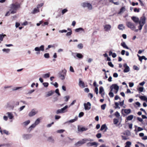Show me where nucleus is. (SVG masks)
<instances>
[{
  "instance_id": "obj_26",
  "label": "nucleus",
  "mask_w": 147,
  "mask_h": 147,
  "mask_svg": "<svg viewBox=\"0 0 147 147\" xmlns=\"http://www.w3.org/2000/svg\"><path fill=\"white\" fill-rule=\"evenodd\" d=\"M47 141L50 142L54 143V140L52 137H49L47 138Z\"/></svg>"
},
{
  "instance_id": "obj_22",
  "label": "nucleus",
  "mask_w": 147,
  "mask_h": 147,
  "mask_svg": "<svg viewBox=\"0 0 147 147\" xmlns=\"http://www.w3.org/2000/svg\"><path fill=\"white\" fill-rule=\"evenodd\" d=\"M68 106L66 105L64 106L61 109L62 112L63 113L67 111V109L68 108Z\"/></svg>"
},
{
  "instance_id": "obj_64",
  "label": "nucleus",
  "mask_w": 147,
  "mask_h": 147,
  "mask_svg": "<svg viewBox=\"0 0 147 147\" xmlns=\"http://www.w3.org/2000/svg\"><path fill=\"white\" fill-rule=\"evenodd\" d=\"M87 129V128H86L85 127H82L80 128V131H83L86 130Z\"/></svg>"
},
{
  "instance_id": "obj_14",
  "label": "nucleus",
  "mask_w": 147,
  "mask_h": 147,
  "mask_svg": "<svg viewBox=\"0 0 147 147\" xmlns=\"http://www.w3.org/2000/svg\"><path fill=\"white\" fill-rule=\"evenodd\" d=\"M99 93L101 94L102 97H103L105 95L104 90L102 87L101 86L99 88Z\"/></svg>"
},
{
  "instance_id": "obj_8",
  "label": "nucleus",
  "mask_w": 147,
  "mask_h": 147,
  "mask_svg": "<svg viewBox=\"0 0 147 147\" xmlns=\"http://www.w3.org/2000/svg\"><path fill=\"white\" fill-rule=\"evenodd\" d=\"M38 112L35 109H33L28 113V116L30 117L33 116L36 114Z\"/></svg>"
},
{
  "instance_id": "obj_10",
  "label": "nucleus",
  "mask_w": 147,
  "mask_h": 147,
  "mask_svg": "<svg viewBox=\"0 0 147 147\" xmlns=\"http://www.w3.org/2000/svg\"><path fill=\"white\" fill-rule=\"evenodd\" d=\"M62 72L63 73V74H61L60 77L61 80H64L65 78V77L66 75L67 70L65 69H63L62 71Z\"/></svg>"
},
{
  "instance_id": "obj_11",
  "label": "nucleus",
  "mask_w": 147,
  "mask_h": 147,
  "mask_svg": "<svg viewBox=\"0 0 147 147\" xmlns=\"http://www.w3.org/2000/svg\"><path fill=\"white\" fill-rule=\"evenodd\" d=\"M84 106L85 110H89L91 108V104L89 102H88L86 103H84Z\"/></svg>"
},
{
  "instance_id": "obj_2",
  "label": "nucleus",
  "mask_w": 147,
  "mask_h": 147,
  "mask_svg": "<svg viewBox=\"0 0 147 147\" xmlns=\"http://www.w3.org/2000/svg\"><path fill=\"white\" fill-rule=\"evenodd\" d=\"M110 90L113 91L115 94H117L119 90V87L117 84H112L110 87Z\"/></svg>"
},
{
  "instance_id": "obj_36",
  "label": "nucleus",
  "mask_w": 147,
  "mask_h": 147,
  "mask_svg": "<svg viewBox=\"0 0 147 147\" xmlns=\"http://www.w3.org/2000/svg\"><path fill=\"white\" fill-rule=\"evenodd\" d=\"M76 56L79 59H82L83 57V55L82 54L79 53H77Z\"/></svg>"
},
{
  "instance_id": "obj_59",
  "label": "nucleus",
  "mask_w": 147,
  "mask_h": 147,
  "mask_svg": "<svg viewBox=\"0 0 147 147\" xmlns=\"http://www.w3.org/2000/svg\"><path fill=\"white\" fill-rule=\"evenodd\" d=\"M67 10L66 9H64L62 11V13L63 14H64L67 11Z\"/></svg>"
},
{
  "instance_id": "obj_33",
  "label": "nucleus",
  "mask_w": 147,
  "mask_h": 147,
  "mask_svg": "<svg viewBox=\"0 0 147 147\" xmlns=\"http://www.w3.org/2000/svg\"><path fill=\"white\" fill-rule=\"evenodd\" d=\"M54 93V92L52 91L51 90L48 92L46 94V97H48L52 95Z\"/></svg>"
},
{
  "instance_id": "obj_39",
  "label": "nucleus",
  "mask_w": 147,
  "mask_h": 147,
  "mask_svg": "<svg viewBox=\"0 0 147 147\" xmlns=\"http://www.w3.org/2000/svg\"><path fill=\"white\" fill-rule=\"evenodd\" d=\"M124 135L126 136H129L130 135V133L129 131H126L124 133Z\"/></svg>"
},
{
  "instance_id": "obj_63",
  "label": "nucleus",
  "mask_w": 147,
  "mask_h": 147,
  "mask_svg": "<svg viewBox=\"0 0 147 147\" xmlns=\"http://www.w3.org/2000/svg\"><path fill=\"white\" fill-rule=\"evenodd\" d=\"M43 85L45 87H47L48 86L49 83L47 82H44L43 83Z\"/></svg>"
},
{
  "instance_id": "obj_12",
  "label": "nucleus",
  "mask_w": 147,
  "mask_h": 147,
  "mask_svg": "<svg viewBox=\"0 0 147 147\" xmlns=\"http://www.w3.org/2000/svg\"><path fill=\"white\" fill-rule=\"evenodd\" d=\"M87 146H95L96 147H97L98 145V144L96 142H89L86 144Z\"/></svg>"
},
{
  "instance_id": "obj_61",
  "label": "nucleus",
  "mask_w": 147,
  "mask_h": 147,
  "mask_svg": "<svg viewBox=\"0 0 147 147\" xmlns=\"http://www.w3.org/2000/svg\"><path fill=\"white\" fill-rule=\"evenodd\" d=\"M108 65L109 66L111 67H114V65L112 63V62H109L108 63Z\"/></svg>"
},
{
  "instance_id": "obj_42",
  "label": "nucleus",
  "mask_w": 147,
  "mask_h": 147,
  "mask_svg": "<svg viewBox=\"0 0 147 147\" xmlns=\"http://www.w3.org/2000/svg\"><path fill=\"white\" fill-rule=\"evenodd\" d=\"M78 119V117H76L75 118L73 119H72L70 120L69 122L70 123H73L76 121Z\"/></svg>"
},
{
  "instance_id": "obj_16",
  "label": "nucleus",
  "mask_w": 147,
  "mask_h": 147,
  "mask_svg": "<svg viewBox=\"0 0 147 147\" xmlns=\"http://www.w3.org/2000/svg\"><path fill=\"white\" fill-rule=\"evenodd\" d=\"M107 129V127L106 125L105 124L102 125L101 127L100 130L101 131H102L104 129H105L104 131L105 132L106 131Z\"/></svg>"
},
{
  "instance_id": "obj_13",
  "label": "nucleus",
  "mask_w": 147,
  "mask_h": 147,
  "mask_svg": "<svg viewBox=\"0 0 147 147\" xmlns=\"http://www.w3.org/2000/svg\"><path fill=\"white\" fill-rule=\"evenodd\" d=\"M123 66L125 68V69L123 70L124 72L127 73L129 71V67L127 65L126 63L124 64L123 65Z\"/></svg>"
},
{
  "instance_id": "obj_30",
  "label": "nucleus",
  "mask_w": 147,
  "mask_h": 147,
  "mask_svg": "<svg viewBox=\"0 0 147 147\" xmlns=\"http://www.w3.org/2000/svg\"><path fill=\"white\" fill-rule=\"evenodd\" d=\"M115 106L114 107L115 109H120V107L119 106V102H115Z\"/></svg>"
},
{
  "instance_id": "obj_37",
  "label": "nucleus",
  "mask_w": 147,
  "mask_h": 147,
  "mask_svg": "<svg viewBox=\"0 0 147 147\" xmlns=\"http://www.w3.org/2000/svg\"><path fill=\"white\" fill-rule=\"evenodd\" d=\"M39 9H38V8H35L34 9L32 13L33 14H35V13H36L39 12Z\"/></svg>"
},
{
  "instance_id": "obj_15",
  "label": "nucleus",
  "mask_w": 147,
  "mask_h": 147,
  "mask_svg": "<svg viewBox=\"0 0 147 147\" xmlns=\"http://www.w3.org/2000/svg\"><path fill=\"white\" fill-rule=\"evenodd\" d=\"M31 135L30 134H25L23 135V138L25 140H27L31 137Z\"/></svg>"
},
{
  "instance_id": "obj_24",
  "label": "nucleus",
  "mask_w": 147,
  "mask_h": 147,
  "mask_svg": "<svg viewBox=\"0 0 147 147\" xmlns=\"http://www.w3.org/2000/svg\"><path fill=\"white\" fill-rule=\"evenodd\" d=\"M132 20L136 24L138 23V18L135 16H133L131 18Z\"/></svg>"
},
{
  "instance_id": "obj_31",
  "label": "nucleus",
  "mask_w": 147,
  "mask_h": 147,
  "mask_svg": "<svg viewBox=\"0 0 147 147\" xmlns=\"http://www.w3.org/2000/svg\"><path fill=\"white\" fill-rule=\"evenodd\" d=\"M138 57H139V59L140 61L141 62H142V60L143 59H144L145 60H146L147 59L146 58L145 56H139L138 55Z\"/></svg>"
},
{
  "instance_id": "obj_44",
  "label": "nucleus",
  "mask_w": 147,
  "mask_h": 147,
  "mask_svg": "<svg viewBox=\"0 0 147 147\" xmlns=\"http://www.w3.org/2000/svg\"><path fill=\"white\" fill-rule=\"evenodd\" d=\"M77 47L78 49H81L83 48V45L82 43H80L78 45Z\"/></svg>"
},
{
  "instance_id": "obj_20",
  "label": "nucleus",
  "mask_w": 147,
  "mask_h": 147,
  "mask_svg": "<svg viewBox=\"0 0 147 147\" xmlns=\"http://www.w3.org/2000/svg\"><path fill=\"white\" fill-rule=\"evenodd\" d=\"M121 46L124 48L129 49V48L128 47L127 45L124 42H122L121 43Z\"/></svg>"
},
{
  "instance_id": "obj_5",
  "label": "nucleus",
  "mask_w": 147,
  "mask_h": 147,
  "mask_svg": "<svg viewBox=\"0 0 147 147\" xmlns=\"http://www.w3.org/2000/svg\"><path fill=\"white\" fill-rule=\"evenodd\" d=\"M34 51L37 52L36 54L37 55L40 54V51H43L44 50V47L43 45H41L39 47H36L34 48Z\"/></svg>"
},
{
  "instance_id": "obj_28",
  "label": "nucleus",
  "mask_w": 147,
  "mask_h": 147,
  "mask_svg": "<svg viewBox=\"0 0 147 147\" xmlns=\"http://www.w3.org/2000/svg\"><path fill=\"white\" fill-rule=\"evenodd\" d=\"M118 28L120 30H123L125 28V27L122 24H120L118 25Z\"/></svg>"
},
{
  "instance_id": "obj_7",
  "label": "nucleus",
  "mask_w": 147,
  "mask_h": 147,
  "mask_svg": "<svg viewBox=\"0 0 147 147\" xmlns=\"http://www.w3.org/2000/svg\"><path fill=\"white\" fill-rule=\"evenodd\" d=\"M126 25L127 26L130 28L132 30H135L136 32L137 31V30L135 29V27L134 25L130 22H127L126 23Z\"/></svg>"
},
{
  "instance_id": "obj_1",
  "label": "nucleus",
  "mask_w": 147,
  "mask_h": 147,
  "mask_svg": "<svg viewBox=\"0 0 147 147\" xmlns=\"http://www.w3.org/2000/svg\"><path fill=\"white\" fill-rule=\"evenodd\" d=\"M19 7L20 5H19L12 4L11 6V9H10L11 13L13 14L16 13L17 9Z\"/></svg>"
},
{
  "instance_id": "obj_18",
  "label": "nucleus",
  "mask_w": 147,
  "mask_h": 147,
  "mask_svg": "<svg viewBox=\"0 0 147 147\" xmlns=\"http://www.w3.org/2000/svg\"><path fill=\"white\" fill-rule=\"evenodd\" d=\"M75 31L76 32H80L81 31L84 32V29L82 28H76L75 30Z\"/></svg>"
},
{
  "instance_id": "obj_4",
  "label": "nucleus",
  "mask_w": 147,
  "mask_h": 147,
  "mask_svg": "<svg viewBox=\"0 0 147 147\" xmlns=\"http://www.w3.org/2000/svg\"><path fill=\"white\" fill-rule=\"evenodd\" d=\"M41 119L40 118H37L34 123L32 124L28 128L31 131L32 128H34L36 125L38 124L40 122Z\"/></svg>"
},
{
  "instance_id": "obj_58",
  "label": "nucleus",
  "mask_w": 147,
  "mask_h": 147,
  "mask_svg": "<svg viewBox=\"0 0 147 147\" xmlns=\"http://www.w3.org/2000/svg\"><path fill=\"white\" fill-rule=\"evenodd\" d=\"M25 107V106L24 105L20 107L19 109V110L20 111H22Z\"/></svg>"
},
{
  "instance_id": "obj_50",
  "label": "nucleus",
  "mask_w": 147,
  "mask_h": 147,
  "mask_svg": "<svg viewBox=\"0 0 147 147\" xmlns=\"http://www.w3.org/2000/svg\"><path fill=\"white\" fill-rule=\"evenodd\" d=\"M44 57L45 58H48L49 57V54L48 53H46L44 54Z\"/></svg>"
},
{
  "instance_id": "obj_55",
  "label": "nucleus",
  "mask_w": 147,
  "mask_h": 147,
  "mask_svg": "<svg viewBox=\"0 0 147 147\" xmlns=\"http://www.w3.org/2000/svg\"><path fill=\"white\" fill-rule=\"evenodd\" d=\"M96 136L98 138H100L101 137L102 135L100 133H98L96 135Z\"/></svg>"
},
{
  "instance_id": "obj_6",
  "label": "nucleus",
  "mask_w": 147,
  "mask_h": 147,
  "mask_svg": "<svg viewBox=\"0 0 147 147\" xmlns=\"http://www.w3.org/2000/svg\"><path fill=\"white\" fill-rule=\"evenodd\" d=\"M82 6L84 7H87L89 10H91L92 9V5L88 3H84L82 4Z\"/></svg>"
},
{
  "instance_id": "obj_21",
  "label": "nucleus",
  "mask_w": 147,
  "mask_h": 147,
  "mask_svg": "<svg viewBox=\"0 0 147 147\" xmlns=\"http://www.w3.org/2000/svg\"><path fill=\"white\" fill-rule=\"evenodd\" d=\"M79 84L80 87H81L82 88H84L85 87L84 82L81 80H80Z\"/></svg>"
},
{
  "instance_id": "obj_32",
  "label": "nucleus",
  "mask_w": 147,
  "mask_h": 147,
  "mask_svg": "<svg viewBox=\"0 0 147 147\" xmlns=\"http://www.w3.org/2000/svg\"><path fill=\"white\" fill-rule=\"evenodd\" d=\"M125 11V7H122L120 9V11L118 13V14H120L121 13Z\"/></svg>"
},
{
  "instance_id": "obj_25",
  "label": "nucleus",
  "mask_w": 147,
  "mask_h": 147,
  "mask_svg": "<svg viewBox=\"0 0 147 147\" xmlns=\"http://www.w3.org/2000/svg\"><path fill=\"white\" fill-rule=\"evenodd\" d=\"M7 115L8 116L9 119H12L13 118V116L12 114L11 113L7 112Z\"/></svg>"
},
{
  "instance_id": "obj_52",
  "label": "nucleus",
  "mask_w": 147,
  "mask_h": 147,
  "mask_svg": "<svg viewBox=\"0 0 147 147\" xmlns=\"http://www.w3.org/2000/svg\"><path fill=\"white\" fill-rule=\"evenodd\" d=\"M69 71L72 72H74V69L73 67L71 66H70L69 67Z\"/></svg>"
},
{
  "instance_id": "obj_54",
  "label": "nucleus",
  "mask_w": 147,
  "mask_h": 147,
  "mask_svg": "<svg viewBox=\"0 0 147 147\" xmlns=\"http://www.w3.org/2000/svg\"><path fill=\"white\" fill-rule=\"evenodd\" d=\"M144 88L143 87H141L138 88V91L141 92L143 91Z\"/></svg>"
},
{
  "instance_id": "obj_62",
  "label": "nucleus",
  "mask_w": 147,
  "mask_h": 147,
  "mask_svg": "<svg viewBox=\"0 0 147 147\" xmlns=\"http://www.w3.org/2000/svg\"><path fill=\"white\" fill-rule=\"evenodd\" d=\"M43 5V3H41L40 4L38 5L37 6H36L37 8H40V7H41Z\"/></svg>"
},
{
  "instance_id": "obj_48",
  "label": "nucleus",
  "mask_w": 147,
  "mask_h": 147,
  "mask_svg": "<svg viewBox=\"0 0 147 147\" xmlns=\"http://www.w3.org/2000/svg\"><path fill=\"white\" fill-rule=\"evenodd\" d=\"M67 30L64 29L62 30H59V32L60 33H66L67 32Z\"/></svg>"
},
{
  "instance_id": "obj_49",
  "label": "nucleus",
  "mask_w": 147,
  "mask_h": 147,
  "mask_svg": "<svg viewBox=\"0 0 147 147\" xmlns=\"http://www.w3.org/2000/svg\"><path fill=\"white\" fill-rule=\"evenodd\" d=\"M106 106V104H104L101 105V109L102 110H104L105 109V107Z\"/></svg>"
},
{
  "instance_id": "obj_34",
  "label": "nucleus",
  "mask_w": 147,
  "mask_h": 147,
  "mask_svg": "<svg viewBox=\"0 0 147 147\" xmlns=\"http://www.w3.org/2000/svg\"><path fill=\"white\" fill-rule=\"evenodd\" d=\"M3 51L6 53H9L10 51V49H3L2 50Z\"/></svg>"
},
{
  "instance_id": "obj_19",
  "label": "nucleus",
  "mask_w": 147,
  "mask_h": 147,
  "mask_svg": "<svg viewBox=\"0 0 147 147\" xmlns=\"http://www.w3.org/2000/svg\"><path fill=\"white\" fill-rule=\"evenodd\" d=\"M122 111H124V113L127 114H129L131 112V110L130 109H123Z\"/></svg>"
},
{
  "instance_id": "obj_3",
  "label": "nucleus",
  "mask_w": 147,
  "mask_h": 147,
  "mask_svg": "<svg viewBox=\"0 0 147 147\" xmlns=\"http://www.w3.org/2000/svg\"><path fill=\"white\" fill-rule=\"evenodd\" d=\"M146 18L144 16L141 17L139 22L140 26L138 27V30H141L142 29V26L146 22Z\"/></svg>"
},
{
  "instance_id": "obj_40",
  "label": "nucleus",
  "mask_w": 147,
  "mask_h": 147,
  "mask_svg": "<svg viewBox=\"0 0 147 147\" xmlns=\"http://www.w3.org/2000/svg\"><path fill=\"white\" fill-rule=\"evenodd\" d=\"M131 142L129 141H127L126 143V145L125 147H130L131 145Z\"/></svg>"
},
{
  "instance_id": "obj_45",
  "label": "nucleus",
  "mask_w": 147,
  "mask_h": 147,
  "mask_svg": "<svg viewBox=\"0 0 147 147\" xmlns=\"http://www.w3.org/2000/svg\"><path fill=\"white\" fill-rule=\"evenodd\" d=\"M69 98L70 97L69 96H65L64 97V98L65 99V101L66 102H67L68 101Z\"/></svg>"
},
{
  "instance_id": "obj_29",
  "label": "nucleus",
  "mask_w": 147,
  "mask_h": 147,
  "mask_svg": "<svg viewBox=\"0 0 147 147\" xmlns=\"http://www.w3.org/2000/svg\"><path fill=\"white\" fill-rule=\"evenodd\" d=\"M5 36V34H0V44L3 40V38Z\"/></svg>"
},
{
  "instance_id": "obj_38",
  "label": "nucleus",
  "mask_w": 147,
  "mask_h": 147,
  "mask_svg": "<svg viewBox=\"0 0 147 147\" xmlns=\"http://www.w3.org/2000/svg\"><path fill=\"white\" fill-rule=\"evenodd\" d=\"M50 75V73H48L47 74H45L43 75V77L45 78H47L49 77Z\"/></svg>"
},
{
  "instance_id": "obj_9",
  "label": "nucleus",
  "mask_w": 147,
  "mask_h": 147,
  "mask_svg": "<svg viewBox=\"0 0 147 147\" xmlns=\"http://www.w3.org/2000/svg\"><path fill=\"white\" fill-rule=\"evenodd\" d=\"M103 27L105 31L108 32L111 30V26L110 24H106Z\"/></svg>"
},
{
  "instance_id": "obj_53",
  "label": "nucleus",
  "mask_w": 147,
  "mask_h": 147,
  "mask_svg": "<svg viewBox=\"0 0 147 147\" xmlns=\"http://www.w3.org/2000/svg\"><path fill=\"white\" fill-rule=\"evenodd\" d=\"M115 115L117 117H119L120 116V114L118 111L115 113Z\"/></svg>"
},
{
  "instance_id": "obj_41",
  "label": "nucleus",
  "mask_w": 147,
  "mask_h": 147,
  "mask_svg": "<svg viewBox=\"0 0 147 147\" xmlns=\"http://www.w3.org/2000/svg\"><path fill=\"white\" fill-rule=\"evenodd\" d=\"M30 123V120H28L23 122V124L24 125L26 126L28 125Z\"/></svg>"
},
{
  "instance_id": "obj_46",
  "label": "nucleus",
  "mask_w": 147,
  "mask_h": 147,
  "mask_svg": "<svg viewBox=\"0 0 147 147\" xmlns=\"http://www.w3.org/2000/svg\"><path fill=\"white\" fill-rule=\"evenodd\" d=\"M22 88V87H14L12 89V90L13 91H16V90H18L20 89H21Z\"/></svg>"
},
{
  "instance_id": "obj_17",
  "label": "nucleus",
  "mask_w": 147,
  "mask_h": 147,
  "mask_svg": "<svg viewBox=\"0 0 147 147\" xmlns=\"http://www.w3.org/2000/svg\"><path fill=\"white\" fill-rule=\"evenodd\" d=\"M83 144L87 142L93 141V140L90 139L84 138L82 140Z\"/></svg>"
},
{
  "instance_id": "obj_43",
  "label": "nucleus",
  "mask_w": 147,
  "mask_h": 147,
  "mask_svg": "<svg viewBox=\"0 0 147 147\" xmlns=\"http://www.w3.org/2000/svg\"><path fill=\"white\" fill-rule=\"evenodd\" d=\"M113 91H111V90H110V92L109 93V95L110 97H113L114 96V94L113 92Z\"/></svg>"
},
{
  "instance_id": "obj_51",
  "label": "nucleus",
  "mask_w": 147,
  "mask_h": 147,
  "mask_svg": "<svg viewBox=\"0 0 147 147\" xmlns=\"http://www.w3.org/2000/svg\"><path fill=\"white\" fill-rule=\"evenodd\" d=\"M118 122V119H113V123L115 124H117Z\"/></svg>"
},
{
  "instance_id": "obj_23",
  "label": "nucleus",
  "mask_w": 147,
  "mask_h": 147,
  "mask_svg": "<svg viewBox=\"0 0 147 147\" xmlns=\"http://www.w3.org/2000/svg\"><path fill=\"white\" fill-rule=\"evenodd\" d=\"M83 144V143H82V142L81 140L79 141L78 142H77L76 143H75V145L76 146H79Z\"/></svg>"
},
{
  "instance_id": "obj_56",
  "label": "nucleus",
  "mask_w": 147,
  "mask_h": 147,
  "mask_svg": "<svg viewBox=\"0 0 147 147\" xmlns=\"http://www.w3.org/2000/svg\"><path fill=\"white\" fill-rule=\"evenodd\" d=\"M98 147H109V146L105 144H102L100 145Z\"/></svg>"
},
{
  "instance_id": "obj_57",
  "label": "nucleus",
  "mask_w": 147,
  "mask_h": 147,
  "mask_svg": "<svg viewBox=\"0 0 147 147\" xmlns=\"http://www.w3.org/2000/svg\"><path fill=\"white\" fill-rule=\"evenodd\" d=\"M72 31H69L66 34V36H70L72 34Z\"/></svg>"
},
{
  "instance_id": "obj_47",
  "label": "nucleus",
  "mask_w": 147,
  "mask_h": 147,
  "mask_svg": "<svg viewBox=\"0 0 147 147\" xmlns=\"http://www.w3.org/2000/svg\"><path fill=\"white\" fill-rule=\"evenodd\" d=\"M61 113H63L61 109H58L56 111V113L57 114H59Z\"/></svg>"
},
{
  "instance_id": "obj_27",
  "label": "nucleus",
  "mask_w": 147,
  "mask_h": 147,
  "mask_svg": "<svg viewBox=\"0 0 147 147\" xmlns=\"http://www.w3.org/2000/svg\"><path fill=\"white\" fill-rule=\"evenodd\" d=\"M133 118V115H131L128 116L127 117V119L126 120V121H130Z\"/></svg>"
},
{
  "instance_id": "obj_35",
  "label": "nucleus",
  "mask_w": 147,
  "mask_h": 147,
  "mask_svg": "<svg viewBox=\"0 0 147 147\" xmlns=\"http://www.w3.org/2000/svg\"><path fill=\"white\" fill-rule=\"evenodd\" d=\"M139 98L141 100L147 101V98L145 96H140Z\"/></svg>"
},
{
  "instance_id": "obj_60",
  "label": "nucleus",
  "mask_w": 147,
  "mask_h": 147,
  "mask_svg": "<svg viewBox=\"0 0 147 147\" xmlns=\"http://www.w3.org/2000/svg\"><path fill=\"white\" fill-rule=\"evenodd\" d=\"M84 115V113L83 112H81L79 114L78 117H82Z\"/></svg>"
}]
</instances>
